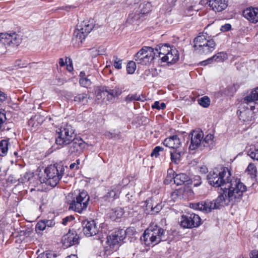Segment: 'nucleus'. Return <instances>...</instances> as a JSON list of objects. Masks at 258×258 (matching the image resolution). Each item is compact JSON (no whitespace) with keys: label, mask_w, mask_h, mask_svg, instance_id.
<instances>
[{"label":"nucleus","mask_w":258,"mask_h":258,"mask_svg":"<svg viewBox=\"0 0 258 258\" xmlns=\"http://www.w3.org/2000/svg\"><path fill=\"white\" fill-rule=\"evenodd\" d=\"M209 184L213 186L221 187L219 195L232 198L233 200L239 202L243 194L246 190V187L239 179L231 176V172L227 167L215 168L207 175Z\"/></svg>","instance_id":"1"},{"label":"nucleus","mask_w":258,"mask_h":258,"mask_svg":"<svg viewBox=\"0 0 258 258\" xmlns=\"http://www.w3.org/2000/svg\"><path fill=\"white\" fill-rule=\"evenodd\" d=\"M238 202L232 200V198H227L224 195H219L214 200H207L198 203L192 204V207L205 213H209L213 209H220L224 206L234 205Z\"/></svg>","instance_id":"2"},{"label":"nucleus","mask_w":258,"mask_h":258,"mask_svg":"<svg viewBox=\"0 0 258 258\" xmlns=\"http://www.w3.org/2000/svg\"><path fill=\"white\" fill-rule=\"evenodd\" d=\"M65 167L59 164L51 165L44 170L45 177L42 182L51 187H55L58 183L64 174Z\"/></svg>","instance_id":"3"},{"label":"nucleus","mask_w":258,"mask_h":258,"mask_svg":"<svg viewBox=\"0 0 258 258\" xmlns=\"http://www.w3.org/2000/svg\"><path fill=\"white\" fill-rule=\"evenodd\" d=\"M94 26L92 20H85L78 23L74 32L73 44L76 47H80Z\"/></svg>","instance_id":"4"},{"label":"nucleus","mask_w":258,"mask_h":258,"mask_svg":"<svg viewBox=\"0 0 258 258\" xmlns=\"http://www.w3.org/2000/svg\"><path fill=\"white\" fill-rule=\"evenodd\" d=\"M141 239L147 245H155L161 241L165 240V231L162 228L155 225L154 227L145 230Z\"/></svg>","instance_id":"5"},{"label":"nucleus","mask_w":258,"mask_h":258,"mask_svg":"<svg viewBox=\"0 0 258 258\" xmlns=\"http://www.w3.org/2000/svg\"><path fill=\"white\" fill-rule=\"evenodd\" d=\"M22 40V36L15 32L8 31L0 33V54L6 52L8 46L19 45Z\"/></svg>","instance_id":"6"},{"label":"nucleus","mask_w":258,"mask_h":258,"mask_svg":"<svg viewBox=\"0 0 258 258\" xmlns=\"http://www.w3.org/2000/svg\"><path fill=\"white\" fill-rule=\"evenodd\" d=\"M194 47L201 54H207L215 48L216 43L213 39L207 37V34H202L195 38Z\"/></svg>","instance_id":"7"},{"label":"nucleus","mask_w":258,"mask_h":258,"mask_svg":"<svg viewBox=\"0 0 258 258\" xmlns=\"http://www.w3.org/2000/svg\"><path fill=\"white\" fill-rule=\"evenodd\" d=\"M57 136L56 137L55 143L61 146L68 145L71 140L74 139L75 130L69 124H64L56 130Z\"/></svg>","instance_id":"8"},{"label":"nucleus","mask_w":258,"mask_h":258,"mask_svg":"<svg viewBox=\"0 0 258 258\" xmlns=\"http://www.w3.org/2000/svg\"><path fill=\"white\" fill-rule=\"evenodd\" d=\"M89 200L90 197L86 191L80 192L70 203L69 209L81 213L87 209Z\"/></svg>","instance_id":"9"},{"label":"nucleus","mask_w":258,"mask_h":258,"mask_svg":"<svg viewBox=\"0 0 258 258\" xmlns=\"http://www.w3.org/2000/svg\"><path fill=\"white\" fill-rule=\"evenodd\" d=\"M155 58L154 48L149 46H144L135 55V60L138 63L147 65Z\"/></svg>","instance_id":"10"},{"label":"nucleus","mask_w":258,"mask_h":258,"mask_svg":"<svg viewBox=\"0 0 258 258\" xmlns=\"http://www.w3.org/2000/svg\"><path fill=\"white\" fill-rule=\"evenodd\" d=\"M136 8L133 12L129 14L127 21L130 23H133L135 20H138L143 15L148 13L151 11L152 5L150 2H144L141 4L137 9Z\"/></svg>","instance_id":"11"},{"label":"nucleus","mask_w":258,"mask_h":258,"mask_svg":"<svg viewBox=\"0 0 258 258\" xmlns=\"http://www.w3.org/2000/svg\"><path fill=\"white\" fill-rule=\"evenodd\" d=\"M180 223L184 228L198 227L201 224V219L198 214L189 213L181 216Z\"/></svg>","instance_id":"12"},{"label":"nucleus","mask_w":258,"mask_h":258,"mask_svg":"<svg viewBox=\"0 0 258 258\" xmlns=\"http://www.w3.org/2000/svg\"><path fill=\"white\" fill-rule=\"evenodd\" d=\"M126 232L123 229H118L108 235L105 241V243L110 248H114L115 245H120L125 238Z\"/></svg>","instance_id":"13"},{"label":"nucleus","mask_w":258,"mask_h":258,"mask_svg":"<svg viewBox=\"0 0 258 258\" xmlns=\"http://www.w3.org/2000/svg\"><path fill=\"white\" fill-rule=\"evenodd\" d=\"M68 145V155L77 156L83 152L86 147L85 142L81 138H74Z\"/></svg>","instance_id":"14"},{"label":"nucleus","mask_w":258,"mask_h":258,"mask_svg":"<svg viewBox=\"0 0 258 258\" xmlns=\"http://www.w3.org/2000/svg\"><path fill=\"white\" fill-rule=\"evenodd\" d=\"M190 137V144L189 147V150H194L196 149L200 148L202 150L203 139L204 138V133L202 131L196 130L193 131L189 135Z\"/></svg>","instance_id":"15"},{"label":"nucleus","mask_w":258,"mask_h":258,"mask_svg":"<svg viewBox=\"0 0 258 258\" xmlns=\"http://www.w3.org/2000/svg\"><path fill=\"white\" fill-rule=\"evenodd\" d=\"M83 232L87 236H92L98 233V228L95 221L93 220H85L83 221Z\"/></svg>","instance_id":"16"},{"label":"nucleus","mask_w":258,"mask_h":258,"mask_svg":"<svg viewBox=\"0 0 258 258\" xmlns=\"http://www.w3.org/2000/svg\"><path fill=\"white\" fill-rule=\"evenodd\" d=\"M79 236L75 232H69L64 235L61 239L64 248H67L79 243Z\"/></svg>","instance_id":"17"},{"label":"nucleus","mask_w":258,"mask_h":258,"mask_svg":"<svg viewBox=\"0 0 258 258\" xmlns=\"http://www.w3.org/2000/svg\"><path fill=\"white\" fill-rule=\"evenodd\" d=\"M207 4L215 12H220L228 6V0H207Z\"/></svg>","instance_id":"18"},{"label":"nucleus","mask_w":258,"mask_h":258,"mask_svg":"<svg viewBox=\"0 0 258 258\" xmlns=\"http://www.w3.org/2000/svg\"><path fill=\"white\" fill-rule=\"evenodd\" d=\"M243 16L250 23L255 24L258 22V8H246L243 11Z\"/></svg>","instance_id":"19"},{"label":"nucleus","mask_w":258,"mask_h":258,"mask_svg":"<svg viewBox=\"0 0 258 258\" xmlns=\"http://www.w3.org/2000/svg\"><path fill=\"white\" fill-rule=\"evenodd\" d=\"M163 144L165 146L174 150L179 147L181 142L177 135H173L165 139L163 142Z\"/></svg>","instance_id":"20"},{"label":"nucleus","mask_w":258,"mask_h":258,"mask_svg":"<svg viewBox=\"0 0 258 258\" xmlns=\"http://www.w3.org/2000/svg\"><path fill=\"white\" fill-rule=\"evenodd\" d=\"M169 53L162 56V61L170 63H175L179 59L178 51L175 48H171Z\"/></svg>","instance_id":"21"},{"label":"nucleus","mask_w":258,"mask_h":258,"mask_svg":"<svg viewBox=\"0 0 258 258\" xmlns=\"http://www.w3.org/2000/svg\"><path fill=\"white\" fill-rule=\"evenodd\" d=\"M172 48L167 44H160L157 46L155 49H154V52L155 53V57H159L162 59L163 55H166L169 52Z\"/></svg>","instance_id":"22"},{"label":"nucleus","mask_w":258,"mask_h":258,"mask_svg":"<svg viewBox=\"0 0 258 258\" xmlns=\"http://www.w3.org/2000/svg\"><path fill=\"white\" fill-rule=\"evenodd\" d=\"M256 100H258V87L252 90L249 95L245 96L243 99L242 102L247 105L255 104Z\"/></svg>","instance_id":"23"},{"label":"nucleus","mask_w":258,"mask_h":258,"mask_svg":"<svg viewBox=\"0 0 258 258\" xmlns=\"http://www.w3.org/2000/svg\"><path fill=\"white\" fill-rule=\"evenodd\" d=\"M13 127V124L7 121L6 114L0 112V132L9 131Z\"/></svg>","instance_id":"24"},{"label":"nucleus","mask_w":258,"mask_h":258,"mask_svg":"<svg viewBox=\"0 0 258 258\" xmlns=\"http://www.w3.org/2000/svg\"><path fill=\"white\" fill-rule=\"evenodd\" d=\"M120 193L119 186L115 185L111 187L105 196L107 200L109 201H113L119 197Z\"/></svg>","instance_id":"25"},{"label":"nucleus","mask_w":258,"mask_h":258,"mask_svg":"<svg viewBox=\"0 0 258 258\" xmlns=\"http://www.w3.org/2000/svg\"><path fill=\"white\" fill-rule=\"evenodd\" d=\"M189 180V176L184 173L176 174L174 177L173 180L175 184L177 185H182Z\"/></svg>","instance_id":"26"},{"label":"nucleus","mask_w":258,"mask_h":258,"mask_svg":"<svg viewBox=\"0 0 258 258\" xmlns=\"http://www.w3.org/2000/svg\"><path fill=\"white\" fill-rule=\"evenodd\" d=\"M89 96L86 93H82L77 94L74 96L73 101L77 104H85L88 102Z\"/></svg>","instance_id":"27"},{"label":"nucleus","mask_w":258,"mask_h":258,"mask_svg":"<svg viewBox=\"0 0 258 258\" xmlns=\"http://www.w3.org/2000/svg\"><path fill=\"white\" fill-rule=\"evenodd\" d=\"M123 210L121 208H116L112 209L109 213V217L113 221H116L120 218L123 215Z\"/></svg>","instance_id":"28"},{"label":"nucleus","mask_w":258,"mask_h":258,"mask_svg":"<svg viewBox=\"0 0 258 258\" xmlns=\"http://www.w3.org/2000/svg\"><path fill=\"white\" fill-rule=\"evenodd\" d=\"M247 109L244 111H240L239 117L240 120H242L244 122H247L251 120L252 118V112L248 109V107H246Z\"/></svg>","instance_id":"29"},{"label":"nucleus","mask_w":258,"mask_h":258,"mask_svg":"<svg viewBox=\"0 0 258 258\" xmlns=\"http://www.w3.org/2000/svg\"><path fill=\"white\" fill-rule=\"evenodd\" d=\"M227 54L225 52H220L214 55L213 57L209 58L206 61L210 62L214 60L216 62H223L227 59Z\"/></svg>","instance_id":"30"},{"label":"nucleus","mask_w":258,"mask_h":258,"mask_svg":"<svg viewBox=\"0 0 258 258\" xmlns=\"http://www.w3.org/2000/svg\"><path fill=\"white\" fill-rule=\"evenodd\" d=\"M203 147H207L211 149L214 146V135L212 134L207 135L205 138L203 139Z\"/></svg>","instance_id":"31"},{"label":"nucleus","mask_w":258,"mask_h":258,"mask_svg":"<svg viewBox=\"0 0 258 258\" xmlns=\"http://www.w3.org/2000/svg\"><path fill=\"white\" fill-rule=\"evenodd\" d=\"M247 155L252 159L258 160V144L251 145L247 151Z\"/></svg>","instance_id":"32"},{"label":"nucleus","mask_w":258,"mask_h":258,"mask_svg":"<svg viewBox=\"0 0 258 258\" xmlns=\"http://www.w3.org/2000/svg\"><path fill=\"white\" fill-rule=\"evenodd\" d=\"M9 140H3L0 141V156H5L8 151Z\"/></svg>","instance_id":"33"},{"label":"nucleus","mask_w":258,"mask_h":258,"mask_svg":"<svg viewBox=\"0 0 258 258\" xmlns=\"http://www.w3.org/2000/svg\"><path fill=\"white\" fill-rule=\"evenodd\" d=\"M183 190L180 189L173 191L170 195L171 200L176 202L179 199H181L183 198Z\"/></svg>","instance_id":"34"},{"label":"nucleus","mask_w":258,"mask_h":258,"mask_svg":"<svg viewBox=\"0 0 258 258\" xmlns=\"http://www.w3.org/2000/svg\"><path fill=\"white\" fill-rule=\"evenodd\" d=\"M171 160L172 162L178 163L180 159V153L177 152L176 149H174L173 151H170Z\"/></svg>","instance_id":"35"},{"label":"nucleus","mask_w":258,"mask_h":258,"mask_svg":"<svg viewBox=\"0 0 258 258\" xmlns=\"http://www.w3.org/2000/svg\"><path fill=\"white\" fill-rule=\"evenodd\" d=\"M125 101L127 103H130L133 101H142L144 100L141 98L140 95H138L137 94H129L125 98Z\"/></svg>","instance_id":"36"},{"label":"nucleus","mask_w":258,"mask_h":258,"mask_svg":"<svg viewBox=\"0 0 258 258\" xmlns=\"http://www.w3.org/2000/svg\"><path fill=\"white\" fill-rule=\"evenodd\" d=\"M34 178L33 174L30 172H26L24 175L20 178L18 180L19 182L24 183L28 182Z\"/></svg>","instance_id":"37"},{"label":"nucleus","mask_w":258,"mask_h":258,"mask_svg":"<svg viewBox=\"0 0 258 258\" xmlns=\"http://www.w3.org/2000/svg\"><path fill=\"white\" fill-rule=\"evenodd\" d=\"M199 104L204 107H208L210 104V99L208 96H204L198 100Z\"/></svg>","instance_id":"38"},{"label":"nucleus","mask_w":258,"mask_h":258,"mask_svg":"<svg viewBox=\"0 0 258 258\" xmlns=\"http://www.w3.org/2000/svg\"><path fill=\"white\" fill-rule=\"evenodd\" d=\"M136 69V63L133 61H131L128 62L126 66V71L128 74H133Z\"/></svg>","instance_id":"39"},{"label":"nucleus","mask_w":258,"mask_h":258,"mask_svg":"<svg viewBox=\"0 0 258 258\" xmlns=\"http://www.w3.org/2000/svg\"><path fill=\"white\" fill-rule=\"evenodd\" d=\"M81 86L87 88L91 84V81L88 77L80 78L79 80Z\"/></svg>","instance_id":"40"},{"label":"nucleus","mask_w":258,"mask_h":258,"mask_svg":"<svg viewBox=\"0 0 258 258\" xmlns=\"http://www.w3.org/2000/svg\"><path fill=\"white\" fill-rule=\"evenodd\" d=\"M113 66L115 69L118 70L121 69L122 68V60L118 58L117 56L113 57Z\"/></svg>","instance_id":"41"},{"label":"nucleus","mask_w":258,"mask_h":258,"mask_svg":"<svg viewBox=\"0 0 258 258\" xmlns=\"http://www.w3.org/2000/svg\"><path fill=\"white\" fill-rule=\"evenodd\" d=\"M46 228L45 220L39 221L36 225V230L43 231Z\"/></svg>","instance_id":"42"},{"label":"nucleus","mask_w":258,"mask_h":258,"mask_svg":"<svg viewBox=\"0 0 258 258\" xmlns=\"http://www.w3.org/2000/svg\"><path fill=\"white\" fill-rule=\"evenodd\" d=\"M163 150V148L162 147L157 146L153 149L152 152L151 154V156L152 157L154 156L157 158L159 156V152L160 151H162Z\"/></svg>","instance_id":"43"},{"label":"nucleus","mask_w":258,"mask_h":258,"mask_svg":"<svg viewBox=\"0 0 258 258\" xmlns=\"http://www.w3.org/2000/svg\"><path fill=\"white\" fill-rule=\"evenodd\" d=\"M107 92L109 95H110L113 97H117L119 96L121 93V91L118 88L110 90L109 91H107Z\"/></svg>","instance_id":"44"},{"label":"nucleus","mask_w":258,"mask_h":258,"mask_svg":"<svg viewBox=\"0 0 258 258\" xmlns=\"http://www.w3.org/2000/svg\"><path fill=\"white\" fill-rule=\"evenodd\" d=\"M152 107L158 110L164 109L166 107V105L164 103H160L159 101H155L152 105Z\"/></svg>","instance_id":"45"},{"label":"nucleus","mask_w":258,"mask_h":258,"mask_svg":"<svg viewBox=\"0 0 258 258\" xmlns=\"http://www.w3.org/2000/svg\"><path fill=\"white\" fill-rule=\"evenodd\" d=\"M162 208L161 204H158L155 207H151V211L152 214L158 213Z\"/></svg>","instance_id":"46"},{"label":"nucleus","mask_w":258,"mask_h":258,"mask_svg":"<svg viewBox=\"0 0 258 258\" xmlns=\"http://www.w3.org/2000/svg\"><path fill=\"white\" fill-rule=\"evenodd\" d=\"M231 28V26L230 24H226L221 27L220 30L222 32H227L230 30Z\"/></svg>","instance_id":"47"},{"label":"nucleus","mask_w":258,"mask_h":258,"mask_svg":"<svg viewBox=\"0 0 258 258\" xmlns=\"http://www.w3.org/2000/svg\"><path fill=\"white\" fill-rule=\"evenodd\" d=\"M45 225H46V227H51L55 225V222L53 220H45Z\"/></svg>","instance_id":"48"},{"label":"nucleus","mask_w":258,"mask_h":258,"mask_svg":"<svg viewBox=\"0 0 258 258\" xmlns=\"http://www.w3.org/2000/svg\"><path fill=\"white\" fill-rule=\"evenodd\" d=\"M73 219H74V218L72 216L66 217L62 219V224L63 225H66L68 224L69 221H71L73 220Z\"/></svg>","instance_id":"49"},{"label":"nucleus","mask_w":258,"mask_h":258,"mask_svg":"<svg viewBox=\"0 0 258 258\" xmlns=\"http://www.w3.org/2000/svg\"><path fill=\"white\" fill-rule=\"evenodd\" d=\"M247 169L248 171H250L251 172V173H253V172H255L256 171V168L255 166L253 164H249V165L247 167Z\"/></svg>","instance_id":"50"},{"label":"nucleus","mask_w":258,"mask_h":258,"mask_svg":"<svg viewBox=\"0 0 258 258\" xmlns=\"http://www.w3.org/2000/svg\"><path fill=\"white\" fill-rule=\"evenodd\" d=\"M250 258H258V250H253L250 254Z\"/></svg>","instance_id":"51"},{"label":"nucleus","mask_w":258,"mask_h":258,"mask_svg":"<svg viewBox=\"0 0 258 258\" xmlns=\"http://www.w3.org/2000/svg\"><path fill=\"white\" fill-rule=\"evenodd\" d=\"M7 96L6 94L0 91V103L6 100Z\"/></svg>","instance_id":"52"},{"label":"nucleus","mask_w":258,"mask_h":258,"mask_svg":"<svg viewBox=\"0 0 258 258\" xmlns=\"http://www.w3.org/2000/svg\"><path fill=\"white\" fill-rule=\"evenodd\" d=\"M91 53H92V55H93L94 56H96V55L100 54L99 51L96 49L93 48V49H91Z\"/></svg>","instance_id":"53"},{"label":"nucleus","mask_w":258,"mask_h":258,"mask_svg":"<svg viewBox=\"0 0 258 258\" xmlns=\"http://www.w3.org/2000/svg\"><path fill=\"white\" fill-rule=\"evenodd\" d=\"M37 258H49L48 253H42L38 255Z\"/></svg>","instance_id":"54"},{"label":"nucleus","mask_w":258,"mask_h":258,"mask_svg":"<svg viewBox=\"0 0 258 258\" xmlns=\"http://www.w3.org/2000/svg\"><path fill=\"white\" fill-rule=\"evenodd\" d=\"M76 168V169H79V167L77 166V164L76 163H72L70 165V168L71 169H73L74 168Z\"/></svg>","instance_id":"55"},{"label":"nucleus","mask_w":258,"mask_h":258,"mask_svg":"<svg viewBox=\"0 0 258 258\" xmlns=\"http://www.w3.org/2000/svg\"><path fill=\"white\" fill-rule=\"evenodd\" d=\"M66 62L64 61L63 58H60L59 59V64L61 67H63L65 66Z\"/></svg>","instance_id":"56"},{"label":"nucleus","mask_w":258,"mask_h":258,"mask_svg":"<svg viewBox=\"0 0 258 258\" xmlns=\"http://www.w3.org/2000/svg\"><path fill=\"white\" fill-rule=\"evenodd\" d=\"M20 62H21V60H17L16 61V65L17 66H19L20 68H23L24 65L23 64L21 65V64L20 63Z\"/></svg>","instance_id":"57"},{"label":"nucleus","mask_w":258,"mask_h":258,"mask_svg":"<svg viewBox=\"0 0 258 258\" xmlns=\"http://www.w3.org/2000/svg\"><path fill=\"white\" fill-rule=\"evenodd\" d=\"M80 78H86V75L84 72H81L80 74Z\"/></svg>","instance_id":"58"},{"label":"nucleus","mask_w":258,"mask_h":258,"mask_svg":"<svg viewBox=\"0 0 258 258\" xmlns=\"http://www.w3.org/2000/svg\"><path fill=\"white\" fill-rule=\"evenodd\" d=\"M73 66L72 64H70V66H67V70L69 71V72H71L73 70Z\"/></svg>","instance_id":"59"},{"label":"nucleus","mask_w":258,"mask_h":258,"mask_svg":"<svg viewBox=\"0 0 258 258\" xmlns=\"http://www.w3.org/2000/svg\"><path fill=\"white\" fill-rule=\"evenodd\" d=\"M255 104H252L251 105H250V111H252V110H253L255 109V106H254Z\"/></svg>","instance_id":"60"},{"label":"nucleus","mask_w":258,"mask_h":258,"mask_svg":"<svg viewBox=\"0 0 258 258\" xmlns=\"http://www.w3.org/2000/svg\"><path fill=\"white\" fill-rule=\"evenodd\" d=\"M66 258H78V257L76 255L72 254L71 255L68 256Z\"/></svg>","instance_id":"61"},{"label":"nucleus","mask_w":258,"mask_h":258,"mask_svg":"<svg viewBox=\"0 0 258 258\" xmlns=\"http://www.w3.org/2000/svg\"><path fill=\"white\" fill-rule=\"evenodd\" d=\"M75 163H76V164H77V166H78V165H79L80 164V159H77V160H76V162Z\"/></svg>","instance_id":"62"},{"label":"nucleus","mask_w":258,"mask_h":258,"mask_svg":"<svg viewBox=\"0 0 258 258\" xmlns=\"http://www.w3.org/2000/svg\"><path fill=\"white\" fill-rule=\"evenodd\" d=\"M239 258H247V257H244L243 255L240 256Z\"/></svg>","instance_id":"63"},{"label":"nucleus","mask_w":258,"mask_h":258,"mask_svg":"<svg viewBox=\"0 0 258 258\" xmlns=\"http://www.w3.org/2000/svg\"><path fill=\"white\" fill-rule=\"evenodd\" d=\"M199 185V184H195V185H196V186H197V185Z\"/></svg>","instance_id":"64"}]
</instances>
